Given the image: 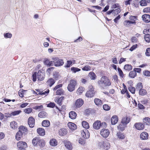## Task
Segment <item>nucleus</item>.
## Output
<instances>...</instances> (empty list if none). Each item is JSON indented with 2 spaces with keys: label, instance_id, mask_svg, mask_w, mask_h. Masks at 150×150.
I'll use <instances>...</instances> for the list:
<instances>
[{
  "label": "nucleus",
  "instance_id": "f257e3e1",
  "mask_svg": "<svg viewBox=\"0 0 150 150\" xmlns=\"http://www.w3.org/2000/svg\"><path fill=\"white\" fill-rule=\"evenodd\" d=\"M98 86L101 89H104L111 85L110 80L106 76H103L98 81Z\"/></svg>",
  "mask_w": 150,
  "mask_h": 150
},
{
  "label": "nucleus",
  "instance_id": "f03ea898",
  "mask_svg": "<svg viewBox=\"0 0 150 150\" xmlns=\"http://www.w3.org/2000/svg\"><path fill=\"white\" fill-rule=\"evenodd\" d=\"M107 127V125L105 122L101 123L99 120L96 121L93 125V128L96 129H98L100 127L106 128Z\"/></svg>",
  "mask_w": 150,
  "mask_h": 150
},
{
  "label": "nucleus",
  "instance_id": "7ed1b4c3",
  "mask_svg": "<svg viewBox=\"0 0 150 150\" xmlns=\"http://www.w3.org/2000/svg\"><path fill=\"white\" fill-rule=\"evenodd\" d=\"M98 146L100 148H103L105 150H108L110 147V144L108 141L100 142L98 144Z\"/></svg>",
  "mask_w": 150,
  "mask_h": 150
},
{
  "label": "nucleus",
  "instance_id": "20e7f679",
  "mask_svg": "<svg viewBox=\"0 0 150 150\" xmlns=\"http://www.w3.org/2000/svg\"><path fill=\"white\" fill-rule=\"evenodd\" d=\"M76 81L74 79H71L67 86V89L70 92L73 91L75 89V86L76 85Z\"/></svg>",
  "mask_w": 150,
  "mask_h": 150
},
{
  "label": "nucleus",
  "instance_id": "39448f33",
  "mask_svg": "<svg viewBox=\"0 0 150 150\" xmlns=\"http://www.w3.org/2000/svg\"><path fill=\"white\" fill-rule=\"evenodd\" d=\"M89 90L87 91L86 94V96L88 98H91L93 97L95 95V91L94 88H93L92 86H89Z\"/></svg>",
  "mask_w": 150,
  "mask_h": 150
},
{
  "label": "nucleus",
  "instance_id": "423d86ee",
  "mask_svg": "<svg viewBox=\"0 0 150 150\" xmlns=\"http://www.w3.org/2000/svg\"><path fill=\"white\" fill-rule=\"evenodd\" d=\"M17 147L18 150H25V148L27 147V144L25 142L20 141L17 143Z\"/></svg>",
  "mask_w": 150,
  "mask_h": 150
},
{
  "label": "nucleus",
  "instance_id": "0eeeda50",
  "mask_svg": "<svg viewBox=\"0 0 150 150\" xmlns=\"http://www.w3.org/2000/svg\"><path fill=\"white\" fill-rule=\"evenodd\" d=\"M100 133L103 137L106 138L109 135L110 132L108 129L104 128L101 130Z\"/></svg>",
  "mask_w": 150,
  "mask_h": 150
},
{
  "label": "nucleus",
  "instance_id": "6e6552de",
  "mask_svg": "<svg viewBox=\"0 0 150 150\" xmlns=\"http://www.w3.org/2000/svg\"><path fill=\"white\" fill-rule=\"evenodd\" d=\"M83 103L84 101L82 99H78L76 101L74 105L76 108H79L83 104Z\"/></svg>",
  "mask_w": 150,
  "mask_h": 150
},
{
  "label": "nucleus",
  "instance_id": "1a4fd4ad",
  "mask_svg": "<svg viewBox=\"0 0 150 150\" xmlns=\"http://www.w3.org/2000/svg\"><path fill=\"white\" fill-rule=\"evenodd\" d=\"M28 124L29 127L33 128L35 125V120L32 117H30L28 120Z\"/></svg>",
  "mask_w": 150,
  "mask_h": 150
},
{
  "label": "nucleus",
  "instance_id": "9d476101",
  "mask_svg": "<svg viewBox=\"0 0 150 150\" xmlns=\"http://www.w3.org/2000/svg\"><path fill=\"white\" fill-rule=\"evenodd\" d=\"M82 136L85 139H87L89 137V133L88 130L86 129L83 130L81 132Z\"/></svg>",
  "mask_w": 150,
  "mask_h": 150
},
{
  "label": "nucleus",
  "instance_id": "9b49d317",
  "mask_svg": "<svg viewBox=\"0 0 150 150\" xmlns=\"http://www.w3.org/2000/svg\"><path fill=\"white\" fill-rule=\"evenodd\" d=\"M44 74L40 71H38L37 74V77L38 80L42 81L44 78Z\"/></svg>",
  "mask_w": 150,
  "mask_h": 150
},
{
  "label": "nucleus",
  "instance_id": "f8f14e48",
  "mask_svg": "<svg viewBox=\"0 0 150 150\" xmlns=\"http://www.w3.org/2000/svg\"><path fill=\"white\" fill-rule=\"evenodd\" d=\"M130 118L127 116L123 117L121 120V123L124 125H126L130 122Z\"/></svg>",
  "mask_w": 150,
  "mask_h": 150
},
{
  "label": "nucleus",
  "instance_id": "ddd939ff",
  "mask_svg": "<svg viewBox=\"0 0 150 150\" xmlns=\"http://www.w3.org/2000/svg\"><path fill=\"white\" fill-rule=\"evenodd\" d=\"M143 20L146 23L150 22V15L148 14H144L142 16Z\"/></svg>",
  "mask_w": 150,
  "mask_h": 150
},
{
  "label": "nucleus",
  "instance_id": "4468645a",
  "mask_svg": "<svg viewBox=\"0 0 150 150\" xmlns=\"http://www.w3.org/2000/svg\"><path fill=\"white\" fill-rule=\"evenodd\" d=\"M135 128L138 130H141L144 128V125L141 123H136L134 125Z\"/></svg>",
  "mask_w": 150,
  "mask_h": 150
},
{
  "label": "nucleus",
  "instance_id": "2eb2a0df",
  "mask_svg": "<svg viewBox=\"0 0 150 150\" xmlns=\"http://www.w3.org/2000/svg\"><path fill=\"white\" fill-rule=\"evenodd\" d=\"M148 134L146 132H144L142 133L140 135V137L142 140H146L148 139Z\"/></svg>",
  "mask_w": 150,
  "mask_h": 150
},
{
  "label": "nucleus",
  "instance_id": "dca6fc26",
  "mask_svg": "<svg viewBox=\"0 0 150 150\" xmlns=\"http://www.w3.org/2000/svg\"><path fill=\"white\" fill-rule=\"evenodd\" d=\"M64 63L63 59H59L54 62V65L56 67H59L62 66Z\"/></svg>",
  "mask_w": 150,
  "mask_h": 150
},
{
  "label": "nucleus",
  "instance_id": "f3484780",
  "mask_svg": "<svg viewBox=\"0 0 150 150\" xmlns=\"http://www.w3.org/2000/svg\"><path fill=\"white\" fill-rule=\"evenodd\" d=\"M19 130L18 132H20L22 133V134H25L28 131L27 129L23 126H20L19 128Z\"/></svg>",
  "mask_w": 150,
  "mask_h": 150
},
{
  "label": "nucleus",
  "instance_id": "a211bd4d",
  "mask_svg": "<svg viewBox=\"0 0 150 150\" xmlns=\"http://www.w3.org/2000/svg\"><path fill=\"white\" fill-rule=\"evenodd\" d=\"M55 81L53 79L50 78L48 80L46 84L49 87H51L55 83Z\"/></svg>",
  "mask_w": 150,
  "mask_h": 150
},
{
  "label": "nucleus",
  "instance_id": "6ab92c4d",
  "mask_svg": "<svg viewBox=\"0 0 150 150\" xmlns=\"http://www.w3.org/2000/svg\"><path fill=\"white\" fill-rule=\"evenodd\" d=\"M65 146L69 150H71L72 149V145L70 142L66 141L65 142Z\"/></svg>",
  "mask_w": 150,
  "mask_h": 150
},
{
  "label": "nucleus",
  "instance_id": "aec40b11",
  "mask_svg": "<svg viewBox=\"0 0 150 150\" xmlns=\"http://www.w3.org/2000/svg\"><path fill=\"white\" fill-rule=\"evenodd\" d=\"M68 125L69 128L72 130H74L76 128V125L74 123L69 122L68 123Z\"/></svg>",
  "mask_w": 150,
  "mask_h": 150
},
{
  "label": "nucleus",
  "instance_id": "412c9836",
  "mask_svg": "<svg viewBox=\"0 0 150 150\" xmlns=\"http://www.w3.org/2000/svg\"><path fill=\"white\" fill-rule=\"evenodd\" d=\"M118 121V118L117 116L115 115L111 118V123L113 125H115Z\"/></svg>",
  "mask_w": 150,
  "mask_h": 150
},
{
  "label": "nucleus",
  "instance_id": "4be33fe9",
  "mask_svg": "<svg viewBox=\"0 0 150 150\" xmlns=\"http://www.w3.org/2000/svg\"><path fill=\"white\" fill-rule=\"evenodd\" d=\"M38 134L40 136H43L45 134V131L44 129L42 128H38L37 129Z\"/></svg>",
  "mask_w": 150,
  "mask_h": 150
},
{
  "label": "nucleus",
  "instance_id": "5701e85b",
  "mask_svg": "<svg viewBox=\"0 0 150 150\" xmlns=\"http://www.w3.org/2000/svg\"><path fill=\"white\" fill-rule=\"evenodd\" d=\"M67 129L64 128L61 129L59 130V134L61 136L65 135L67 134Z\"/></svg>",
  "mask_w": 150,
  "mask_h": 150
},
{
  "label": "nucleus",
  "instance_id": "b1692460",
  "mask_svg": "<svg viewBox=\"0 0 150 150\" xmlns=\"http://www.w3.org/2000/svg\"><path fill=\"white\" fill-rule=\"evenodd\" d=\"M69 115L70 118L72 119H74L76 117L77 114L75 112L71 111L69 112Z\"/></svg>",
  "mask_w": 150,
  "mask_h": 150
},
{
  "label": "nucleus",
  "instance_id": "393cba45",
  "mask_svg": "<svg viewBox=\"0 0 150 150\" xmlns=\"http://www.w3.org/2000/svg\"><path fill=\"white\" fill-rule=\"evenodd\" d=\"M50 144L52 146H55L57 145V141L54 139H52L50 140Z\"/></svg>",
  "mask_w": 150,
  "mask_h": 150
},
{
  "label": "nucleus",
  "instance_id": "a878e982",
  "mask_svg": "<svg viewBox=\"0 0 150 150\" xmlns=\"http://www.w3.org/2000/svg\"><path fill=\"white\" fill-rule=\"evenodd\" d=\"M38 116L41 118H45L47 116V114L45 112L42 111L39 113Z\"/></svg>",
  "mask_w": 150,
  "mask_h": 150
},
{
  "label": "nucleus",
  "instance_id": "bb28decb",
  "mask_svg": "<svg viewBox=\"0 0 150 150\" xmlns=\"http://www.w3.org/2000/svg\"><path fill=\"white\" fill-rule=\"evenodd\" d=\"M42 124L43 126L47 127L50 126V123L48 120H44L42 121Z\"/></svg>",
  "mask_w": 150,
  "mask_h": 150
},
{
  "label": "nucleus",
  "instance_id": "cd10ccee",
  "mask_svg": "<svg viewBox=\"0 0 150 150\" xmlns=\"http://www.w3.org/2000/svg\"><path fill=\"white\" fill-rule=\"evenodd\" d=\"M10 125L11 127L13 129H16L18 127L17 124L15 121L11 122L10 123Z\"/></svg>",
  "mask_w": 150,
  "mask_h": 150
},
{
  "label": "nucleus",
  "instance_id": "c85d7f7f",
  "mask_svg": "<svg viewBox=\"0 0 150 150\" xmlns=\"http://www.w3.org/2000/svg\"><path fill=\"white\" fill-rule=\"evenodd\" d=\"M54 78L56 80H58L60 77L59 74L58 72H54L53 73Z\"/></svg>",
  "mask_w": 150,
  "mask_h": 150
},
{
  "label": "nucleus",
  "instance_id": "c756f323",
  "mask_svg": "<svg viewBox=\"0 0 150 150\" xmlns=\"http://www.w3.org/2000/svg\"><path fill=\"white\" fill-rule=\"evenodd\" d=\"M137 75V73L134 70L131 71L129 74V76L131 78H134Z\"/></svg>",
  "mask_w": 150,
  "mask_h": 150
},
{
  "label": "nucleus",
  "instance_id": "7c9ffc66",
  "mask_svg": "<svg viewBox=\"0 0 150 150\" xmlns=\"http://www.w3.org/2000/svg\"><path fill=\"white\" fill-rule=\"evenodd\" d=\"M82 125L83 127L86 129L89 128V126L88 123L86 122L83 121L82 122Z\"/></svg>",
  "mask_w": 150,
  "mask_h": 150
},
{
  "label": "nucleus",
  "instance_id": "2f4dec72",
  "mask_svg": "<svg viewBox=\"0 0 150 150\" xmlns=\"http://www.w3.org/2000/svg\"><path fill=\"white\" fill-rule=\"evenodd\" d=\"M139 93L141 96H144L146 94L147 92L146 90L142 88L139 90Z\"/></svg>",
  "mask_w": 150,
  "mask_h": 150
},
{
  "label": "nucleus",
  "instance_id": "473e14b6",
  "mask_svg": "<svg viewBox=\"0 0 150 150\" xmlns=\"http://www.w3.org/2000/svg\"><path fill=\"white\" fill-rule=\"evenodd\" d=\"M64 91L62 88L58 89L56 92V95H62L64 94Z\"/></svg>",
  "mask_w": 150,
  "mask_h": 150
},
{
  "label": "nucleus",
  "instance_id": "72a5a7b5",
  "mask_svg": "<svg viewBox=\"0 0 150 150\" xmlns=\"http://www.w3.org/2000/svg\"><path fill=\"white\" fill-rule=\"evenodd\" d=\"M23 134H22V133L20 132H18L16 136V139L17 140H19L21 138Z\"/></svg>",
  "mask_w": 150,
  "mask_h": 150
},
{
  "label": "nucleus",
  "instance_id": "f704fd0d",
  "mask_svg": "<svg viewBox=\"0 0 150 150\" xmlns=\"http://www.w3.org/2000/svg\"><path fill=\"white\" fill-rule=\"evenodd\" d=\"M94 102L95 104L97 105H101L102 104V101L98 98H95L94 99Z\"/></svg>",
  "mask_w": 150,
  "mask_h": 150
},
{
  "label": "nucleus",
  "instance_id": "c9c22d12",
  "mask_svg": "<svg viewBox=\"0 0 150 150\" xmlns=\"http://www.w3.org/2000/svg\"><path fill=\"white\" fill-rule=\"evenodd\" d=\"M88 75L91 79L94 80L96 79V76L94 73L93 72H90Z\"/></svg>",
  "mask_w": 150,
  "mask_h": 150
},
{
  "label": "nucleus",
  "instance_id": "e433bc0d",
  "mask_svg": "<svg viewBox=\"0 0 150 150\" xmlns=\"http://www.w3.org/2000/svg\"><path fill=\"white\" fill-rule=\"evenodd\" d=\"M124 69L125 70L128 71H130L132 69V66L129 64H126L124 67Z\"/></svg>",
  "mask_w": 150,
  "mask_h": 150
},
{
  "label": "nucleus",
  "instance_id": "4c0bfd02",
  "mask_svg": "<svg viewBox=\"0 0 150 150\" xmlns=\"http://www.w3.org/2000/svg\"><path fill=\"white\" fill-rule=\"evenodd\" d=\"M39 139L37 137H35L32 140V144L34 145H36L38 143L39 141Z\"/></svg>",
  "mask_w": 150,
  "mask_h": 150
},
{
  "label": "nucleus",
  "instance_id": "58836bf2",
  "mask_svg": "<svg viewBox=\"0 0 150 150\" xmlns=\"http://www.w3.org/2000/svg\"><path fill=\"white\" fill-rule=\"evenodd\" d=\"M38 144L39 146L41 147H43L45 145V142L42 139L39 140Z\"/></svg>",
  "mask_w": 150,
  "mask_h": 150
},
{
  "label": "nucleus",
  "instance_id": "ea45409f",
  "mask_svg": "<svg viewBox=\"0 0 150 150\" xmlns=\"http://www.w3.org/2000/svg\"><path fill=\"white\" fill-rule=\"evenodd\" d=\"M145 41L147 42H149L150 41V35L149 34H146L144 35V37Z\"/></svg>",
  "mask_w": 150,
  "mask_h": 150
},
{
  "label": "nucleus",
  "instance_id": "a19ab883",
  "mask_svg": "<svg viewBox=\"0 0 150 150\" xmlns=\"http://www.w3.org/2000/svg\"><path fill=\"white\" fill-rule=\"evenodd\" d=\"M117 136L120 139H123L125 138V136L124 134L120 132L117 133Z\"/></svg>",
  "mask_w": 150,
  "mask_h": 150
},
{
  "label": "nucleus",
  "instance_id": "79ce46f5",
  "mask_svg": "<svg viewBox=\"0 0 150 150\" xmlns=\"http://www.w3.org/2000/svg\"><path fill=\"white\" fill-rule=\"evenodd\" d=\"M120 9L119 8H118L115 10H113L112 14L115 16L119 13L120 11Z\"/></svg>",
  "mask_w": 150,
  "mask_h": 150
},
{
  "label": "nucleus",
  "instance_id": "37998d69",
  "mask_svg": "<svg viewBox=\"0 0 150 150\" xmlns=\"http://www.w3.org/2000/svg\"><path fill=\"white\" fill-rule=\"evenodd\" d=\"M84 90V88L83 87L81 86L79 88L77 91V93H79L80 95Z\"/></svg>",
  "mask_w": 150,
  "mask_h": 150
},
{
  "label": "nucleus",
  "instance_id": "c03bdc74",
  "mask_svg": "<svg viewBox=\"0 0 150 150\" xmlns=\"http://www.w3.org/2000/svg\"><path fill=\"white\" fill-rule=\"evenodd\" d=\"M71 70L75 73L76 72L80 71L81 69L73 67L71 68Z\"/></svg>",
  "mask_w": 150,
  "mask_h": 150
},
{
  "label": "nucleus",
  "instance_id": "a18cd8bd",
  "mask_svg": "<svg viewBox=\"0 0 150 150\" xmlns=\"http://www.w3.org/2000/svg\"><path fill=\"white\" fill-rule=\"evenodd\" d=\"M129 91L132 93L134 94L135 91V88L132 86H130L128 88Z\"/></svg>",
  "mask_w": 150,
  "mask_h": 150
},
{
  "label": "nucleus",
  "instance_id": "49530a36",
  "mask_svg": "<svg viewBox=\"0 0 150 150\" xmlns=\"http://www.w3.org/2000/svg\"><path fill=\"white\" fill-rule=\"evenodd\" d=\"M143 88V86L141 83H137L136 87V89L137 90H139L142 88Z\"/></svg>",
  "mask_w": 150,
  "mask_h": 150
},
{
  "label": "nucleus",
  "instance_id": "de8ad7c7",
  "mask_svg": "<svg viewBox=\"0 0 150 150\" xmlns=\"http://www.w3.org/2000/svg\"><path fill=\"white\" fill-rule=\"evenodd\" d=\"M4 36L6 38H11L12 36L11 33H8L4 34Z\"/></svg>",
  "mask_w": 150,
  "mask_h": 150
},
{
  "label": "nucleus",
  "instance_id": "09e8293b",
  "mask_svg": "<svg viewBox=\"0 0 150 150\" xmlns=\"http://www.w3.org/2000/svg\"><path fill=\"white\" fill-rule=\"evenodd\" d=\"M21 112L20 110L15 111L11 113L12 116H15L19 114Z\"/></svg>",
  "mask_w": 150,
  "mask_h": 150
},
{
  "label": "nucleus",
  "instance_id": "8fccbe9b",
  "mask_svg": "<svg viewBox=\"0 0 150 150\" xmlns=\"http://www.w3.org/2000/svg\"><path fill=\"white\" fill-rule=\"evenodd\" d=\"M140 5L142 6H146L147 4L146 1L144 0H141L140 1Z\"/></svg>",
  "mask_w": 150,
  "mask_h": 150
},
{
  "label": "nucleus",
  "instance_id": "3c124183",
  "mask_svg": "<svg viewBox=\"0 0 150 150\" xmlns=\"http://www.w3.org/2000/svg\"><path fill=\"white\" fill-rule=\"evenodd\" d=\"M103 108L105 110L108 111L110 110V107L107 104L104 105L103 106Z\"/></svg>",
  "mask_w": 150,
  "mask_h": 150
},
{
  "label": "nucleus",
  "instance_id": "603ef678",
  "mask_svg": "<svg viewBox=\"0 0 150 150\" xmlns=\"http://www.w3.org/2000/svg\"><path fill=\"white\" fill-rule=\"evenodd\" d=\"M91 69V67L88 66H86L82 68V70L83 71H88L90 70Z\"/></svg>",
  "mask_w": 150,
  "mask_h": 150
},
{
  "label": "nucleus",
  "instance_id": "864d4df0",
  "mask_svg": "<svg viewBox=\"0 0 150 150\" xmlns=\"http://www.w3.org/2000/svg\"><path fill=\"white\" fill-rule=\"evenodd\" d=\"M117 70L119 73V74L120 77L123 78L124 76V74L122 70L120 69V68L118 67L117 68Z\"/></svg>",
  "mask_w": 150,
  "mask_h": 150
},
{
  "label": "nucleus",
  "instance_id": "5fc2aeb1",
  "mask_svg": "<svg viewBox=\"0 0 150 150\" xmlns=\"http://www.w3.org/2000/svg\"><path fill=\"white\" fill-rule=\"evenodd\" d=\"M49 92V90L48 89L46 91H44V92H41L39 93L38 94V95H47L48 93Z\"/></svg>",
  "mask_w": 150,
  "mask_h": 150
},
{
  "label": "nucleus",
  "instance_id": "6e6d98bb",
  "mask_svg": "<svg viewBox=\"0 0 150 150\" xmlns=\"http://www.w3.org/2000/svg\"><path fill=\"white\" fill-rule=\"evenodd\" d=\"M144 122L146 124L150 122V119L148 117H145L144 119Z\"/></svg>",
  "mask_w": 150,
  "mask_h": 150
},
{
  "label": "nucleus",
  "instance_id": "4d7b16f0",
  "mask_svg": "<svg viewBox=\"0 0 150 150\" xmlns=\"http://www.w3.org/2000/svg\"><path fill=\"white\" fill-rule=\"evenodd\" d=\"M32 109L30 108L26 109L24 110V112L27 114L30 113L32 111Z\"/></svg>",
  "mask_w": 150,
  "mask_h": 150
},
{
  "label": "nucleus",
  "instance_id": "13d9d810",
  "mask_svg": "<svg viewBox=\"0 0 150 150\" xmlns=\"http://www.w3.org/2000/svg\"><path fill=\"white\" fill-rule=\"evenodd\" d=\"M144 74L146 76H150V71L148 70H146L143 71Z\"/></svg>",
  "mask_w": 150,
  "mask_h": 150
},
{
  "label": "nucleus",
  "instance_id": "bf43d9fd",
  "mask_svg": "<svg viewBox=\"0 0 150 150\" xmlns=\"http://www.w3.org/2000/svg\"><path fill=\"white\" fill-rule=\"evenodd\" d=\"M129 21L126 20L124 21L123 23L124 25L126 27H129L130 26L129 23Z\"/></svg>",
  "mask_w": 150,
  "mask_h": 150
},
{
  "label": "nucleus",
  "instance_id": "052dcab7",
  "mask_svg": "<svg viewBox=\"0 0 150 150\" xmlns=\"http://www.w3.org/2000/svg\"><path fill=\"white\" fill-rule=\"evenodd\" d=\"M72 63V62L71 60L67 61V64L65 66V67H69Z\"/></svg>",
  "mask_w": 150,
  "mask_h": 150
},
{
  "label": "nucleus",
  "instance_id": "680f3d73",
  "mask_svg": "<svg viewBox=\"0 0 150 150\" xmlns=\"http://www.w3.org/2000/svg\"><path fill=\"white\" fill-rule=\"evenodd\" d=\"M62 84L57 85L54 88L53 90L55 91L56 90H58L59 88L62 87Z\"/></svg>",
  "mask_w": 150,
  "mask_h": 150
},
{
  "label": "nucleus",
  "instance_id": "e2e57ef3",
  "mask_svg": "<svg viewBox=\"0 0 150 150\" xmlns=\"http://www.w3.org/2000/svg\"><path fill=\"white\" fill-rule=\"evenodd\" d=\"M55 104L54 103H50L48 104L47 107L51 108H53L55 106Z\"/></svg>",
  "mask_w": 150,
  "mask_h": 150
},
{
  "label": "nucleus",
  "instance_id": "0e129e2a",
  "mask_svg": "<svg viewBox=\"0 0 150 150\" xmlns=\"http://www.w3.org/2000/svg\"><path fill=\"white\" fill-rule=\"evenodd\" d=\"M145 54L147 56H150V48L146 49Z\"/></svg>",
  "mask_w": 150,
  "mask_h": 150
},
{
  "label": "nucleus",
  "instance_id": "69168bd1",
  "mask_svg": "<svg viewBox=\"0 0 150 150\" xmlns=\"http://www.w3.org/2000/svg\"><path fill=\"white\" fill-rule=\"evenodd\" d=\"M24 90H23L22 89H21L18 92V94L19 96L21 97H23V91H24Z\"/></svg>",
  "mask_w": 150,
  "mask_h": 150
},
{
  "label": "nucleus",
  "instance_id": "338daca9",
  "mask_svg": "<svg viewBox=\"0 0 150 150\" xmlns=\"http://www.w3.org/2000/svg\"><path fill=\"white\" fill-rule=\"evenodd\" d=\"M36 72H35L33 75V81H35L36 80Z\"/></svg>",
  "mask_w": 150,
  "mask_h": 150
},
{
  "label": "nucleus",
  "instance_id": "774afa93",
  "mask_svg": "<svg viewBox=\"0 0 150 150\" xmlns=\"http://www.w3.org/2000/svg\"><path fill=\"white\" fill-rule=\"evenodd\" d=\"M137 17L135 16H131L129 18V19L131 21H135L137 19Z\"/></svg>",
  "mask_w": 150,
  "mask_h": 150
}]
</instances>
